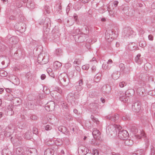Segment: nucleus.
I'll return each mask as SVG.
<instances>
[{
	"label": "nucleus",
	"mask_w": 155,
	"mask_h": 155,
	"mask_svg": "<svg viewBox=\"0 0 155 155\" xmlns=\"http://www.w3.org/2000/svg\"><path fill=\"white\" fill-rule=\"evenodd\" d=\"M140 103L138 101L134 102L132 106V109L135 112H139L141 109Z\"/></svg>",
	"instance_id": "6"
},
{
	"label": "nucleus",
	"mask_w": 155,
	"mask_h": 155,
	"mask_svg": "<svg viewBox=\"0 0 155 155\" xmlns=\"http://www.w3.org/2000/svg\"><path fill=\"white\" fill-rule=\"evenodd\" d=\"M16 77L15 75H13L10 76V79L12 81V82H15L14 81L15 80V79H16Z\"/></svg>",
	"instance_id": "49"
},
{
	"label": "nucleus",
	"mask_w": 155,
	"mask_h": 155,
	"mask_svg": "<svg viewBox=\"0 0 155 155\" xmlns=\"http://www.w3.org/2000/svg\"><path fill=\"white\" fill-rule=\"evenodd\" d=\"M133 32V31L130 28H126L124 29L122 35L124 37H129L132 34Z\"/></svg>",
	"instance_id": "8"
},
{
	"label": "nucleus",
	"mask_w": 155,
	"mask_h": 155,
	"mask_svg": "<svg viewBox=\"0 0 155 155\" xmlns=\"http://www.w3.org/2000/svg\"><path fill=\"white\" fill-rule=\"evenodd\" d=\"M79 29H74L73 31L72 35L73 37H75L76 36L78 35H81L82 33Z\"/></svg>",
	"instance_id": "20"
},
{
	"label": "nucleus",
	"mask_w": 155,
	"mask_h": 155,
	"mask_svg": "<svg viewBox=\"0 0 155 155\" xmlns=\"http://www.w3.org/2000/svg\"><path fill=\"white\" fill-rule=\"evenodd\" d=\"M144 89L143 87H139L137 90V92L138 94L140 95H142L144 92Z\"/></svg>",
	"instance_id": "23"
},
{
	"label": "nucleus",
	"mask_w": 155,
	"mask_h": 155,
	"mask_svg": "<svg viewBox=\"0 0 155 155\" xmlns=\"http://www.w3.org/2000/svg\"><path fill=\"white\" fill-rule=\"evenodd\" d=\"M118 95L120 100L121 101L126 103L128 101L129 97L123 92L120 91L118 93Z\"/></svg>",
	"instance_id": "10"
},
{
	"label": "nucleus",
	"mask_w": 155,
	"mask_h": 155,
	"mask_svg": "<svg viewBox=\"0 0 155 155\" xmlns=\"http://www.w3.org/2000/svg\"><path fill=\"white\" fill-rule=\"evenodd\" d=\"M81 86H80L79 85L77 84V86H76V89L79 91H81L82 89V87Z\"/></svg>",
	"instance_id": "48"
},
{
	"label": "nucleus",
	"mask_w": 155,
	"mask_h": 155,
	"mask_svg": "<svg viewBox=\"0 0 155 155\" xmlns=\"http://www.w3.org/2000/svg\"><path fill=\"white\" fill-rule=\"evenodd\" d=\"M134 91L132 89H130L126 91L124 94L128 97L132 96L134 93Z\"/></svg>",
	"instance_id": "15"
},
{
	"label": "nucleus",
	"mask_w": 155,
	"mask_h": 155,
	"mask_svg": "<svg viewBox=\"0 0 155 155\" xmlns=\"http://www.w3.org/2000/svg\"><path fill=\"white\" fill-rule=\"evenodd\" d=\"M106 117L107 119L114 121L117 120L119 118L118 115L117 114H115L114 116H111L110 115H109L106 116Z\"/></svg>",
	"instance_id": "12"
},
{
	"label": "nucleus",
	"mask_w": 155,
	"mask_h": 155,
	"mask_svg": "<svg viewBox=\"0 0 155 155\" xmlns=\"http://www.w3.org/2000/svg\"><path fill=\"white\" fill-rule=\"evenodd\" d=\"M96 58L94 57L93 58L92 60L90 61V62H93L94 63L96 64L97 61H96Z\"/></svg>",
	"instance_id": "58"
},
{
	"label": "nucleus",
	"mask_w": 155,
	"mask_h": 155,
	"mask_svg": "<svg viewBox=\"0 0 155 155\" xmlns=\"http://www.w3.org/2000/svg\"><path fill=\"white\" fill-rule=\"evenodd\" d=\"M119 67L122 71H125V66L124 64L120 63L119 65Z\"/></svg>",
	"instance_id": "43"
},
{
	"label": "nucleus",
	"mask_w": 155,
	"mask_h": 155,
	"mask_svg": "<svg viewBox=\"0 0 155 155\" xmlns=\"http://www.w3.org/2000/svg\"><path fill=\"white\" fill-rule=\"evenodd\" d=\"M120 74L118 72L114 73L112 75L113 78L114 80L117 79L120 77Z\"/></svg>",
	"instance_id": "27"
},
{
	"label": "nucleus",
	"mask_w": 155,
	"mask_h": 155,
	"mask_svg": "<svg viewBox=\"0 0 155 155\" xmlns=\"http://www.w3.org/2000/svg\"><path fill=\"white\" fill-rule=\"evenodd\" d=\"M114 34L113 30H110L105 33V38L108 42H111L113 40Z\"/></svg>",
	"instance_id": "5"
},
{
	"label": "nucleus",
	"mask_w": 155,
	"mask_h": 155,
	"mask_svg": "<svg viewBox=\"0 0 155 155\" xmlns=\"http://www.w3.org/2000/svg\"><path fill=\"white\" fill-rule=\"evenodd\" d=\"M21 53V51L20 50H17L15 52V53L14 55H16L17 54H20Z\"/></svg>",
	"instance_id": "61"
},
{
	"label": "nucleus",
	"mask_w": 155,
	"mask_h": 155,
	"mask_svg": "<svg viewBox=\"0 0 155 155\" xmlns=\"http://www.w3.org/2000/svg\"><path fill=\"white\" fill-rule=\"evenodd\" d=\"M23 149L22 148L20 147H17L16 150V152L17 154L20 155L21 152H22Z\"/></svg>",
	"instance_id": "32"
},
{
	"label": "nucleus",
	"mask_w": 155,
	"mask_h": 155,
	"mask_svg": "<svg viewBox=\"0 0 155 155\" xmlns=\"http://www.w3.org/2000/svg\"><path fill=\"white\" fill-rule=\"evenodd\" d=\"M25 138L27 139H30L31 137V132L28 131L26 132L24 135Z\"/></svg>",
	"instance_id": "26"
},
{
	"label": "nucleus",
	"mask_w": 155,
	"mask_h": 155,
	"mask_svg": "<svg viewBox=\"0 0 155 155\" xmlns=\"http://www.w3.org/2000/svg\"><path fill=\"white\" fill-rule=\"evenodd\" d=\"M61 3H58L57 4V6L58 5V7L59 10H61V9L62 7H61Z\"/></svg>",
	"instance_id": "60"
},
{
	"label": "nucleus",
	"mask_w": 155,
	"mask_h": 155,
	"mask_svg": "<svg viewBox=\"0 0 155 155\" xmlns=\"http://www.w3.org/2000/svg\"><path fill=\"white\" fill-rule=\"evenodd\" d=\"M141 56V54H138L135 58V62L137 63V64H140V62L138 61V60L140 58Z\"/></svg>",
	"instance_id": "33"
},
{
	"label": "nucleus",
	"mask_w": 155,
	"mask_h": 155,
	"mask_svg": "<svg viewBox=\"0 0 155 155\" xmlns=\"http://www.w3.org/2000/svg\"><path fill=\"white\" fill-rule=\"evenodd\" d=\"M127 83L124 81L120 82L119 83V85L121 87H123L127 85Z\"/></svg>",
	"instance_id": "42"
},
{
	"label": "nucleus",
	"mask_w": 155,
	"mask_h": 155,
	"mask_svg": "<svg viewBox=\"0 0 155 155\" xmlns=\"http://www.w3.org/2000/svg\"><path fill=\"white\" fill-rule=\"evenodd\" d=\"M96 70V67L95 66H93L91 68V70L92 72H94Z\"/></svg>",
	"instance_id": "64"
},
{
	"label": "nucleus",
	"mask_w": 155,
	"mask_h": 155,
	"mask_svg": "<svg viewBox=\"0 0 155 155\" xmlns=\"http://www.w3.org/2000/svg\"><path fill=\"white\" fill-rule=\"evenodd\" d=\"M74 64L79 65L81 64V61L79 59H76L74 62Z\"/></svg>",
	"instance_id": "41"
},
{
	"label": "nucleus",
	"mask_w": 155,
	"mask_h": 155,
	"mask_svg": "<svg viewBox=\"0 0 155 155\" xmlns=\"http://www.w3.org/2000/svg\"><path fill=\"white\" fill-rule=\"evenodd\" d=\"M89 68V64H86L83 65L82 66V68L83 70H87Z\"/></svg>",
	"instance_id": "44"
},
{
	"label": "nucleus",
	"mask_w": 155,
	"mask_h": 155,
	"mask_svg": "<svg viewBox=\"0 0 155 155\" xmlns=\"http://www.w3.org/2000/svg\"><path fill=\"white\" fill-rule=\"evenodd\" d=\"M112 127H114L115 130H117L119 131L118 136L119 138L124 140L128 137L129 134L125 130H120L122 129V127L119 125L114 124Z\"/></svg>",
	"instance_id": "2"
},
{
	"label": "nucleus",
	"mask_w": 155,
	"mask_h": 155,
	"mask_svg": "<svg viewBox=\"0 0 155 155\" xmlns=\"http://www.w3.org/2000/svg\"><path fill=\"white\" fill-rule=\"evenodd\" d=\"M55 107L54 102L53 101H51L46 104L45 109L48 111H51L54 110Z\"/></svg>",
	"instance_id": "7"
},
{
	"label": "nucleus",
	"mask_w": 155,
	"mask_h": 155,
	"mask_svg": "<svg viewBox=\"0 0 155 155\" xmlns=\"http://www.w3.org/2000/svg\"><path fill=\"white\" fill-rule=\"evenodd\" d=\"M65 67L67 68H69L71 66V64L69 63H68L65 64Z\"/></svg>",
	"instance_id": "57"
},
{
	"label": "nucleus",
	"mask_w": 155,
	"mask_h": 155,
	"mask_svg": "<svg viewBox=\"0 0 155 155\" xmlns=\"http://www.w3.org/2000/svg\"><path fill=\"white\" fill-rule=\"evenodd\" d=\"M98 3L95 1H93L92 3V6L94 8H95L98 5Z\"/></svg>",
	"instance_id": "40"
},
{
	"label": "nucleus",
	"mask_w": 155,
	"mask_h": 155,
	"mask_svg": "<svg viewBox=\"0 0 155 155\" xmlns=\"http://www.w3.org/2000/svg\"><path fill=\"white\" fill-rule=\"evenodd\" d=\"M92 134L94 138H97V137H98L100 136L101 133L97 129H94Z\"/></svg>",
	"instance_id": "16"
},
{
	"label": "nucleus",
	"mask_w": 155,
	"mask_h": 155,
	"mask_svg": "<svg viewBox=\"0 0 155 155\" xmlns=\"http://www.w3.org/2000/svg\"><path fill=\"white\" fill-rule=\"evenodd\" d=\"M27 6L30 9H33L35 7L34 2L32 1H28L27 4Z\"/></svg>",
	"instance_id": "21"
},
{
	"label": "nucleus",
	"mask_w": 155,
	"mask_h": 155,
	"mask_svg": "<svg viewBox=\"0 0 155 155\" xmlns=\"http://www.w3.org/2000/svg\"><path fill=\"white\" fill-rule=\"evenodd\" d=\"M20 102V99L19 98H15L13 100V103L15 104V105H19Z\"/></svg>",
	"instance_id": "28"
},
{
	"label": "nucleus",
	"mask_w": 155,
	"mask_h": 155,
	"mask_svg": "<svg viewBox=\"0 0 155 155\" xmlns=\"http://www.w3.org/2000/svg\"><path fill=\"white\" fill-rule=\"evenodd\" d=\"M125 140L124 143L126 145L130 146L133 143V141L131 140L127 139H126Z\"/></svg>",
	"instance_id": "24"
},
{
	"label": "nucleus",
	"mask_w": 155,
	"mask_h": 155,
	"mask_svg": "<svg viewBox=\"0 0 155 155\" xmlns=\"http://www.w3.org/2000/svg\"><path fill=\"white\" fill-rule=\"evenodd\" d=\"M139 45L140 46L143 47L146 46V44L144 41H140L139 43Z\"/></svg>",
	"instance_id": "46"
},
{
	"label": "nucleus",
	"mask_w": 155,
	"mask_h": 155,
	"mask_svg": "<svg viewBox=\"0 0 155 155\" xmlns=\"http://www.w3.org/2000/svg\"><path fill=\"white\" fill-rule=\"evenodd\" d=\"M18 40L17 38L15 36H13L10 38L9 40V41L11 44H15L18 43Z\"/></svg>",
	"instance_id": "14"
},
{
	"label": "nucleus",
	"mask_w": 155,
	"mask_h": 155,
	"mask_svg": "<svg viewBox=\"0 0 155 155\" xmlns=\"http://www.w3.org/2000/svg\"><path fill=\"white\" fill-rule=\"evenodd\" d=\"M62 65L61 63L58 61L54 62L53 64L54 68L55 69H57L60 68Z\"/></svg>",
	"instance_id": "19"
},
{
	"label": "nucleus",
	"mask_w": 155,
	"mask_h": 155,
	"mask_svg": "<svg viewBox=\"0 0 155 155\" xmlns=\"http://www.w3.org/2000/svg\"><path fill=\"white\" fill-rule=\"evenodd\" d=\"M11 140L14 146H18L21 143V141L19 137L18 138V136L15 135V137H12L11 138Z\"/></svg>",
	"instance_id": "9"
},
{
	"label": "nucleus",
	"mask_w": 155,
	"mask_h": 155,
	"mask_svg": "<svg viewBox=\"0 0 155 155\" xmlns=\"http://www.w3.org/2000/svg\"><path fill=\"white\" fill-rule=\"evenodd\" d=\"M83 81L82 79L80 80L78 82L76 83V84L79 85L80 86H82L83 84Z\"/></svg>",
	"instance_id": "51"
},
{
	"label": "nucleus",
	"mask_w": 155,
	"mask_h": 155,
	"mask_svg": "<svg viewBox=\"0 0 155 155\" xmlns=\"http://www.w3.org/2000/svg\"><path fill=\"white\" fill-rule=\"evenodd\" d=\"M82 30L83 32L81 33V35L76 36L74 37L75 41L77 42L81 43L84 41L87 36V34L89 32L88 28L85 27V29Z\"/></svg>",
	"instance_id": "1"
},
{
	"label": "nucleus",
	"mask_w": 155,
	"mask_h": 155,
	"mask_svg": "<svg viewBox=\"0 0 155 155\" xmlns=\"http://www.w3.org/2000/svg\"><path fill=\"white\" fill-rule=\"evenodd\" d=\"M22 2L21 1H17L16 2V6L19 8L22 6Z\"/></svg>",
	"instance_id": "39"
},
{
	"label": "nucleus",
	"mask_w": 155,
	"mask_h": 155,
	"mask_svg": "<svg viewBox=\"0 0 155 155\" xmlns=\"http://www.w3.org/2000/svg\"><path fill=\"white\" fill-rule=\"evenodd\" d=\"M94 155H99V152L97 150L95 149H93Z\"/></svg>",
	"instance_id": "47"
},
{
	"label": "nucleus",
	"mask_w": 155,
	"mask_h": 155,
	"mask_svg": "<svg viewBox=\"0 0 155 155\" xmlns=\"http://www.w3.org/2000/svg\"><path fill=\"white\" fill-rule=\"evenodd\" d=\"M6 133L5 134V135L7 137H10L11 135V133H12V131H8L9 130H12L11 127L10 126H8V127H6Z\"/></svg>",
	"instance_id": "18"
},
{
	"label": "nucleus",
	"mask_w": 155,
	"mask_h": 155,
	"mask_svg": "<svg viewBox=\"0 0 155 155\" xmlns=\"http://www.w3.org/2000/svg\"><path fill=\"white\" fill-rule=\"evenodd\" d=\"M110 87L109 86L108 87L107 85L104 86L102 88L103 91L106 93H108L110 91Z\"/></svg>",
	"instance_id": "22"
},
{
	"label": "nucleus",
	"mask_w": 155,
	"mask_h": 155,
	"mask_svg": "<svg viewBox=\"0 0 155 155\" xmlns=\"http://www.w3.org/2000/svg\"><path fill=\"white\" fill-rule=\"evenodd\" d=\"M145 136V134L142 130H140L137 134H135V137L138 139H140L141 138L144 137Z\"/></svg>",
	"instance_id": "13"
},
{
	"label": "nucleus",
	"mask_w": 155,
	"mask_h": 155,
	"mask_svg": "<svg viewBox=\"0 0 155 155\" xmlns=\"http://www.w3.org/2000/svg\"><path fill=\"white\" fill-rule=\"evenodd\" d=\"M47 71L48 73H51L52 72V70L51 68H48V69L47 70Z\"/></svg>",
	"instance_id": "62"
},
{
	"label": "nucleus",
	"mask_w": 155,
	"mask_h": 155,
	"mask_svg": "<svg viewBox=\"0 0 155 155\" xmlns=\"http://www.w3.org/2000/svg\"><path fill=\"white\" fill-rule=\"evenodd\" d=\"M58 129L59 131L64 133L65 131L66 128L64 127L60 126L58 127Z\"/></svg>",
	"instance_id": "36"
},
{
	"label": "nucleus",
	"mask_w": 155,
	"mask_h": 155,
	"mask_svg": "<svg viewBox=\"0 0 155 155\" xmlns=\"http://www.w3.org/2000/svg\"><path fill=\"white\" fill-rule=\"evenodd\" d=\"M45 9L47 13L49 14L50 13L51 10L49 6L47 5L45 6Z\"/></svg>",
	"instance_id": "37"
},
{
	"label": "nucleus",
	"mask_w": 155,
	"mask_h": 155,
	"mask_svg": "<svg viewBox=\"0 0 155 155\" xmlns=\"http://www.w3.org/2000/svg\"><path fill=\"white\" fill-rule=\"evenodd\" d=\"M91 118L93 121L95 123L97 124H99V121H98V119L94 117L93 115H91Z\"/></svg>",
	"instance_id": "30"
},
{
	"label": "nucleus",
	"mask_w": 155,
	"mask_h": 155,
	"mask_svg": "<svg viewBox=\"0 0 155 155\" xmlns=\"http://www.w3.org/2000/svg\"><path fill=\"white\" fill-rule=\"evenodd\" d=\"M149 39L151 41H152L153 40V36L151 35H150L148 36Z\"/></svg>",
	"instance_id": "59"
},
{
	"label": "nucleus",
	"mask_w": 155,
	"mask_h": 155,
	"mask_svg": "<svg viewBox=\"0 0 155 155\" xmlns=\"http://www.w3.org/2000/svg\"><path fill=\"white\" fill-rule=\"evenodd\" d=\"M17 16H18H18L16 15L15 16L14 15H11L9 17V19L11 20H15L16 19Z\"/></svg>",
	"instance_id": "53"
},
{
	"label": "nucleus",
	"mask_w": 155,
	"mask_h": 155,
	"mask_svg": "<svg viewBox=\"0 0 155 155\" xmlns=\"http://www.w3.org/2000/svg\"><path fill=\"white\" fill-rule=\"evenodd\" d=\"M143 153V151L142 149L138 150L135 152V154L137 155H141Z\"/></svg>",
	"instance_id": "34"
},
{
	"label": "nucleus",
	"mask_w": 155,
	"mask_h": 155,
	"mask_svg": "<svg viewBox=\"0 0 155 155\" xmlns=\"http://www.w3.org/2000/svg\"><path fill=\"white\" fill-rule=\"evenodd\" d=\"M101 75L100 74H97L94 77V80L96 82H99L101 79Z\"/></svg>",
	"instance_id": "25"
},
{
	"label": "nucleus",
	"mask_w": 155,
	"mask_h": 155,
	"mask_svg": "<svg viewBox=\"0 0 155 155\" xmlns=\"http://www.w3.org/2000/svg\"><path fill=\"white\" fill-rule=\"evenodd\" d=\"M33 133L37 134L38 133V130L37 128L36 127H34L33 129Z\"/></svg>",
	"instance_id": "52"
},
{
	"label": "nucleus",
	"mask_w": 155,
	"mask_h": 155,
	"mask_svg": "<svg viewBox=\"0 0 155 155\" xmlns=\"http://www.w3.org/2000/svg\"><path fill=\"white\" fill-rule=\"evenodd\" d=\"M14 27L15 29H17L20 32H24L25 30V26L23 23H21L20 25L19 23L15 25Z\"/></svg>",
	"instance_id": "11"
},
{
	"label": "nucleus",
	"mask_w": 155,
	"mask_h": 155,
	"mask_svg": "<svg viewBox=\"0 0 155 155\" xmlns=\"http://www.w3.org/2000/svg\"><path fill=\"white\" fill-rule=\"evenodd\" d=\"M9 110L7 111V112L10 115H12L14 114V111L12 110V108L11 107L9 109H8Z\"/></svg>",
	"instance_id": "45"
},
{
	"label": "nucleus",
	"mask_w": 155,
	"mask_h": 155,
	"mask_svg": "<svg viewBox=\"0 0 155 155\" xmlns=\"http://www.w3.org/2000/svg\"><path fill=\"white\" fill-rule=\"evenodd\" d=\"M131 131L133 132L135 134H137L139 131L137 127H132L131 128Z\"/></svg>",
	"instance_id": "31"
},
{
	"label": "nucleus",
	"mask_w": 155,
	"mask_h": 155,
	"mask_svg": "<svg viewBox=\"0 0 155 155\" xmlns=\"http://www.w3.org/2000/svg\"><path fill=\"white\" fill-rule=\"evenodd\" d=\"M45 130H50L51 129V127L49 125H47L45 127Z\"/></svg>",
	"instance_id": "50"
},
{
	"label": "nucleus",
	"mask_w": 155,
	"mask_h": 155,
	"mask_svg": "<svg viewBox=\"0 0 155 155\" xmlns=\"http://www.w3.org/2000/svg\"><path fill=\"white\" fill-rule=\"evenodd\" d=\"M149 141L148 139H147V138L145 139V143L146 145L147 146H148L149 145Z\"/></svg>",
	"instance_id": "63"
},
{
	"label": "nucleus",
	"mask_w": 155,
	"mask_h": 155,
	"mask_svg": "<svg viewBox=\"0 0 155 155\" xmlns=\"http://www.w3.org/2000/svg\"><path fill=\"white\" fill-rule=\"evenodd\" d=\"M7 73L3 70L0 71V75L2 77H5L7 75Z\"/></svg>",
	"instance_id": "29"
},
{
	"label": "nucleus",
	"mask_w": 155,
	"mask_h": 155,
	"mask_svg": "<svg viewBox=\"0 0 155 155\" xmlns=\"http://www.w3.org/2000/svg\"><path fill=\"white\" fill-rule=\"evenodd\" d=\"M14 81L15 82H12V83L16 85H18L20 83V80L17 77L16 78V79H15V80Z\"/></svg>",
	"instance_id": "38"
},
{
	"label": "nucleus",
	"mask_w": 155,
	"mask_h": 155,
	"mask_svg": "<svg viewBox=\"0 0 155 155\" xmlns=\"http://www.w3.org/2000/svg\"><path fill=\"white\" fill-rule=\"evenodd\" d=\"M38 117L37 116L35 115H33L31 117V119L34 120H37Z\"/></svg>",
	"instance_id": "54"
},
{
	"label": "nucleus",
	"mask_w": 155,
	"mask_h": 155,
	"mask_svg": "<svg viewBox=\"0 0 155 155\" xmlns=\"http://www.w3.org/2000/svg\"><path fill=\"white\" fill-rule=\"evenodd\" d=\"M54 151L52 149H48L45 151L44 155H53Z\"/></svg>",
	"instance_id": "17"
},
{
	"label": "nucleus",
	"mask_w": 155,
	"mask_h": 155,
	"mask_svg": "<svg viewBox=\"0 0 155 155\" xmlns=\"http://www.w3.org/2000/svg\"><path fill=\"white\" fill-rule=\"evenodd\" d=\"M81 2L83 3H88L90 0H80Z\"/></svg>",
	"instance_id": "56"
},
{
	"label": "nucleus",
	"mask_w": 155,
	"mask_h": 155,
	"mask_svg": "<svg viewBox=\"0 0 155 155\" xmlns=\"http://www.w3.org/2000/svg\"><path fill=\"white\" fill-rule=\"evenodd\" d=\"M58 79L60 83L63 86H67L69 83V79L68 76L64 74H60L59 76Z\"/></svg>",
	"instance_id": "4"
},
{
	"label": "nucleus",
	"mask_w": 155,
	"mask_h": 155,
	"mask_svg": "<svg viewBox=\"0 0 155 155\" xmlns=\"http://www.w3.org/2000/svg\"><path fill=\"white\" fill-rule=\"evenodd\" d=\"M108 12H109V14L110 15H111L113 14V12L112 10V9L110 8V6H109V7L108 9Z\"/></svg>",
	"instance_id": "55"
},
{
	"label": "nucleus",
	"mask_w": 155,
	"mask_h": 155,
	"mask_svg": "<svg viewBox=\"0 0 155 155\" xmlns=\"http://www.w3.org/2000/svg\"><path fill=\"white\" fill-rule=\"evenodd\" d=\"M62 51L61 49H57L55 51V53L57 55H60L62 53Z\"/></svg>",
	"instance_id": "35"
},
{
	"label": "nucleus",
	"mask_w": 155,
	"mask_h": 155,
	"mask_svg": "<svg viewBox=\"0 0 155 155\" xmlns=\"http://www.w3.org/2000/svg\"><path fill=\"white\" fill-rule=\"evenodd\" d=\"M49 56L46 53H41L38 55V62L41 64H45L48 61Z\"/></svg>",
	"instance_id": "3"
}]
</instances>
